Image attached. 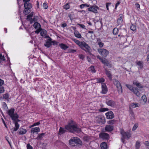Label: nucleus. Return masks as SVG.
Instances as JSON below:
<instances>
[{"instance_id":"nucleus-59","label":"nucleus","mask_w":149,"mask_h":149,"mask_svg":"<svg viewBox=\"0 0 149 149\" xmlns=\"http://www.w3.org/2000/svg\"><path fill=\"white\" fill-rule=\"evenodd\" d=\"M105 65L109 67H111V64L109 63L108 61L107 62Z\"/></svg>"},{"instance_id":"nucleus-4","label":"nucleus","mask_w":149,"mask_h":149,"mask_svg":"<svg viewBox=\"0 0 149 149\" xmlns=\"http://www.w3.org/2000/svg\"><path fill=\"white\" fill-rule=\"evenodd\" d=\"M15 109L11 108L7 111L8 115L13 120H15L18 119L19 116L17 113H14Z\"/></svg>"},{"instance_id":"nucleus-11","label":"nucleus","mask_w":149,"mask_h":149,"mask_svg":"<svg viewBox=\"0 0 149 149\" xmlns=\"http://www.w3.org/2000/svg\"><path fill=\"white\" fill-rule=\"evenodd\" d=\"M106 118L108 119H112L114 117V115L112 111H109L105 113Z\"/></svg>"},{"instance_id":"nucleus-53","label":"nucleus","mask_w":149,"mask_h":149,"mask_svg":"<svg viewBox=\"0 0 149 149\" xmlns=\"http://www.w3.org/2000/svg\"><path fill=\"white\" fill-rule=\"evenodd\" d=\"M84 56L83 54H79V58L81 59H83L84 58Z\"/></svg>"},{"instance_id":"nucleus-45","label":"nucleus","mask_w":149,"mask_h":149,"mask_svg":"<svg viewBox=\"0 0 149 149\" xmlns=\"http://www.w3.org/2000/svg\"><path fill=\"white\" fill-rule=\"evenodd\" d=\"M5 91L4 87L2 86H0V93H2Z\"/></svg>"},{"instance_id":"nucleus-23","label":"nucleus","mask_w":149,"mask_h":149,"mask_svg":"<svg viewBox=\"0 0 149 149\" xmlns=\"http://www.w3.org/2000/svg\"><path fill=\"white\" fill-rule=\"evenodd\" d=\"M40 26V24L37 22L35 23L33 25L34 28L36 30L41 29Z\"/></svg>"},{"instance_id":"nucleus-3","label":"nucleus","mask_w":149,"mask_h":149,"mask_svg":"<svg viewBox=\"0 0 149 149\" xmlns=\"http://www.w3.org/2000/svg\"><path fill=\"white\" fill-rule=\"evenodd\" d=\"M69 143L71 146H75L77 145H81V142L78 138L74 137L70 140Z\"/></svg>"},{"instance_id":"nucleus-22","label":"nucleus","mask_w":149,"mask_h":149,"mask_svg":"<svg viewBox=\"0 0 149 149\" xmlns=\"http://www.w3.org/2000/svg\"><path fill=\"white\" fill-rule=\"evenodd\" d=\"M143 62L142 61H138L136 63V65L138 66V68L139 70L142 69L143 67Z\"/></svg>"},{"instance_id":"nucleus-14","label":"nucleus","mask_w":149,"mask_h":149,"mask_svg":"<svg viewBox=\"0 0 149 149\" xmlns=\"http://www.w3.org/2000/svg\"><path fill=\"white\" fill-rule=\"evenodd\" d=\"M102 91L101 92L102 93L105 94L107 93V88L105 83H102Z\"/></svg>"},{"instance_id":"nucleus-34","label":"nucleus","mask_w":149,"mask_h":149,"mask_svg":"<svg viewBox=\"0 0 149 149\" xmlns=\"http://www.w3.org/2000/svg\"><path fill=\"white\" fill-rule=\"evenodd\" d=\"M73 41L77 45L80 47L82 43V41L80 42L79 40L76 39H74Z\"/></svg>"},{"instance_id":"nucleus-12","label":"nucleus","mask_w":149,"mask_h":149,"mask_svg":"<svg viewBox=\"0 0 149 149\" xmlns=\"http://www.w3.org/2000/svg\"><path fill=\"white\" fill-rule=\"evenodd\" d=\"M106 103L107 105L112 107H114L116 105V102L112 100H107Z\"/></svg>"},{"instance_id":"nucleus-18","label":"nucleus","mask_w":149,"mask_h":149,"mask_svg":"<svg viewBox=\"0 0 149 149\" xmlns=\"http://www.w3.org/2000/svg\"><path fill=\"white\" fill-rule=\"evenodd\" d=\"M14 122V123L15 124V126L14 129L13 131H17L18 129L19 125L18 123V122L19 121L18 119H16L15 120H13Z\"/></svg>"},{"instance_id":"nucleus-60","label":"nucleus","mask_w":149,"mask_h":149,"mask_svg":"<svg viewBox=\"0 0 149 149\" xmlns=\"http://www.w3.org/2000/svg\"><path fill=\"white\" fill-rule=\"evenodd\" d=\"M40 124V122L39 121V122H38L34 123L33 124H34V126H37V125H38Z\"/></svg>"},{"instance_id":"nucleus-35","label":"nucleus","mask_w":149,"mask_h":149,"mask_svg":"<svg viewBox=\"0 0 149 149\" xmlns=\"http://www.w3.org/2000/svg\"><path fill=\"white\" fill-rule=\"evenodd\" d=\"M97 81V83H103L104 81V79L102 78H97L96 79Z\"/></svg>"},{"instance_id":"nucleus-28","label":"nucleus","mask_w":149,"mask_h":149,"mask_svg":"<svg viewBox=\"0 0 149 149\" xmlns=\"http://www.w3.org/2000/svg\"><path fill=\"white\" fill-rule=\"evenodd\" d=\"M97 43L100 48L102 47L104 45V43L101 42V40L99 38L97 39Z\"/></svg>"},{"instance_id":"nucleus-37","label":"nucleus","mask_w":149,"mask_h":149,"mask_svg":"<svg viewBox=\"0 0 149 149\" xmlns=\"http://www.w3.org/2000/svg\"><path fill=\"white\" fill-rule=\"evenodd\" d=\"M33 12H32L29 15L27 16V19L30 20V21L31 22V23H32L31 21L32 20V19L31 20V18L33 16Z\"/></svg>"},{"instance_id":"nucleus-33","label":"nucleus","mask_w":149,"mask_h":149,"mask_svg":"<svg viewBox=\"0 0 149 149\" xmlns=\"http://www.w3.org/2000/svg\"><path fill=\"white\" fill-rule=\"evenodd\" d=\"M3 97L2 98L3 99H7L9 98L10 95L9 94L7 93L5 94H3L2 95Z\"/></svg>"},{"instance_id":"nucleus-7","label":"nucleus","mask_w":149,"mask_h":149,"mask_svg":"<svg viewBox=\"0 0 149 149\" xmlns=\"http://www.w3.org/2000/svg\"><path fill=\"white\" fill-rule=\"evenodd\" d=\"M25 8L24 13L25 15H27L30 12V9L32 7L31 4L30 3H24Z\"/></svg>"},{"instance_id":"nucleus-9","label":"nucleus","mask_w":149,"mask_h":149,"mask_svg":"<svg viewBox=\"0 0 149 149\" xmlns=\"http://www.w3.org/2000/svg\"><path fill=\"white\" fill-rule=\"evenodd\" d=\"M96 122L100 124H104L105 122V118L102 116L99 115L95 118Z\"/></svg>"},{"instance_id":"nucleus-58","label":"nucleus","mask_w":149,"mask_h":149,"mask_svg":"<svg viewBox=\"0 0 149 149\" xmlns=\"http://www.w3.org/2000/svg\"><path fill=\"white\" fill-rule=\"evenodd\" d=\"M27 149H32V147L29 144L27 145Z\"/></svg>"},{"instance_id":"nucleus-27","label":"nucleus","mask_w":149,"mask_h":149,"mask_svg":"<svg viewBox=\"0 0 149 149\" xmlns=\"http://www.w3.org/2000/svg\"><path fill=\"white\" fill-rule=\"evenodd\" d=\"M133 84L135 85L139 88H141L143 87L141 84L139 82L136 81H134L133 82Z\"/></svg>"},{"instance_id":"nucleus-39","label":"nucleus","mask_w":149,"mask_h":149,"mask_svg":"<svg viewBox=\"0 0 149 149\" xmlns=\"http://www.w3.org/2000/svg\"><path fill=\"white\" fill-rule=\"evenodd\" d=\"M116 120L114 119L109 120L107 122L108 124L110 125H113L116 122Z\"/></svg>"},{"instance_id":"nucleus-38","label":"nucleus","mask_w":149,"mask_h":149,"mask_svg":"<svg viewBox=\"0 0 149 149\" xmlns=\"http://www.w3.org/2000/svg\"><path fill=\"white\" fill-rule=\"evenodd\" d=\"M132 91L137 96H139V95L140 93L139 91L136 89H134Z\"/></svg>"},{"instance_id":"nucleus-20","label":"nucleus","mask_w":149,"mask_h":149,"mask_svg":"<svg viewBox=\"0 0 149 149\" xmlns=\"http://www.w3.org/2000/svg\"><path fill=\"white\" fill-rule=\"evenodd\" d=\"M113 129V126L110 125H108L106 126L105 130L107 132H110L112 131Z\"/></svg>"},{"instance_id":"nucleus-43","label":"nucleus","mask_w":149,"mask_h":149,"mask_svg":"<svg viewBox=\"0 0 149 149\" xmlns=\"http://www.w3.org/2000/svg\"><path fill=\"white\" fill-rule=\"evenodd\" d=\"M140 146V143L138 141H136V149H139Z\"/></svg>"},{"instance_id":"nucleus-63","label":"nucleus","mask_w":149,"mask_h":149,"mask_svg":"<svg viewBox=\"0 0 149 149\" xmlns=\"http://www.w3.org/2000/svg\"><path fill=\"white\" fill-rule=\"evenodd\" d=\"M120 3L118 1L115 5V9H116L117 8V6Z\"/></svg>"},{"instance_id":"nucleus-54","label":"nucleus","mask_w":149,"mask_h":149,"mask_svg":"<svg viewBox=\"0 0 149 149\" xmlns=\"http://www.w3.org/2000/svg\"><path fill=\"white\" fill-rule=\"evenodd\" d=\"M0 59L2 61H4L5 60L4 56H2L1 54H0Z\"/></svg>"},{"instance_id":"nucleus-36","label":"nucleus","mask_w":149,"mask_h":149,"mask_svg":"<svg viewBox=\"0 0 149 149\" xmlns=\"http://www.w3.org/2000/svg\"><path fill=\"white\" fill-rule=\"evenodd\" d=\"M65 132V130L64 128L61 127L59 130V134L60 135H61L64 133Z\"/></svg>"},{"instance_id":"nucleus-16","label":"nucleus","mask_w":149,"mask_h":149,"mask_svg":"<svg viewBox=\"0 0 149 149\" xmlns=\"http://www.w3.org/2000/svg\"><path fill=\"white\" fill-rule=\"evenodd\" d=\"M99 136L100 138L103 139H108L109 137V135L108 134L104 132L100 133L99 134Z\"/></svg>"},{"instance_id":"nucleus-1","label":"nucleus","mask_w":149,"mask_h":149,"mask_svg":"<svg viewBox=\"0 0 149 149\" xmlns=\"http://www.w3.org/2000/svg\"><path fill=\"white\" fill-rule=\"evenodd\" d=\"M65 128L66 129L71 132H78L81 131V130L80 128H79L77 124L73 121H70L66 125Z\"/></svg>"},{"instance_id":"nucleus-52","label":"nucleus","mask_w":149,"mask_h":149,"mask_svg":"<svg viewBox=\"0 0 149 149\" xmlns=\"http://www.w3.org/2000/svg\"><path fill=\"white\" fill-rule=\"evenodd\" d=\"M64 9L67 10L69 8L70 6L68 3H67L64 6Z\"/></svg>"},{"instance_id":"nucleus-51","label":"nucleus","mask_w":149,"mask_h":149,"mask_svg":"<svg viewBox=\"0 0 149 149\" xmlns=\"http://www.w3.org/2000/svg\"><path fill=\"white\" fill-rule=\"evenodd\" d=\"M101 61L102 62V63L104 64H105L106 63H107V62L108 61L107 59L105 58H102V60Z\"/></svg>"},{"instance_id":"nucleus-57","label":"nucleus","mask_w":149,"mask_h":149,"mask_svg":"<svg viewBox=\"0 0 149 149\" xmlns=\"http://www.w3.org/2000/svg\"><path fill=\"white\" fill-rule=\"evenodd\" d=\"M78 25L81 28L84 29H85V26L84 24H78Z\"/></svg>"},{"instance_id":"nucleus-10","label":"nucleus","mask_w":149,"mask_h":149,"mask_svg":"<svg viewBox=\"0 0 149 149\" xmlns=\"http://www.w3.org/2000/svg\"><path fill=\"white\" fill-rule=\"evenodd\" d=\"M113 83L116 86L118 92L122 93V88L120 83L116 79H115L114 80Z\"/></svg>"},{"instance_id":"nucleus-17","label":"nucleus","mask_w":149,"mask_h":149,"mask_svg":"<svg viewBox=\"0 0 149 149\" xmlns=\"http://www.w3.org/2000/svg\"><path fill=\"white\" fill-rule=\"evenodd\" d=\"M147 101V98L145 95H143L140 100V103L142 105L145 104Z\"/></svg>"},{"instance_id":"nucleus-2","label":"nucleus","mask_w":149,"mask_h":149,"mask_svg":"<svg viewBox=\"0 0 149 149\" xmlns=\"http://www.w3.org/2000/svg\"><path fill=\"white\" fill-rule=\"evenodd\" d=\"M120 132L122 136L121 139V141L123 143H125V139H129L131 137V133L130 132H125L121 129H120Z\"/></svg>"},{"instance_id":"nucleus-8","label":"nucleus","mask_w":149,"mask_h":149,"mask_svg":"<svg viewBox=\"0 0 149 149\" xmlns=\"http://www.w3.org/2000/svg\"><path fill=\"white\" fill-rule=\"evenodd\" d=\"M97 51L99 54L104 57H106L109 53L108 51L104 49H97Z\"/></svg>"},{"instance_id":"nucleus-48","label":"nucleus","mask_w":149,"mask_h":149,"mask_svg":"<svg viewBox=\"0 0 149 149\" xmlns=\"http://www.w3.org/2000/svg\"><path fill=\"white\" fill-rule=\"evenodd\" d=\"M144 144L147 147L148 149H149V142L148 141H145L144 142Z\"/></svg>"},{"instance_id":"nucleus-26","label":"nucleus","mask_w":149,"mask_h":149,"mask_svg":"<svg viewBox=\"0 0 149 149\" xmlns=\"http://www.w3.org/2000/svg\"><path fill=\"white\" fill-rule=\"evenodd\" d=\"M131 119L133 120L135 119V115L134 112L132 110H130V115Z\"/></svg>"},{"instance_id":"nucleus-15","label":"nucleus","mask_w":149,"mask_h":149,"mask_svg":"<svg viewBox=\"0 0 149 149\" xmlns=\"http://www.w3.org/2000/svg\"><path fill=\"white\" fill-rule=\"evenodd\" d=\"M140 107V104L136 102L132 103L130 104L129 109L130 110H132L136 107Z\"/></svg>"},{"instance_id":"nucleus-32","label":"nucleus","mask_w":149,"mask_h":149,"mask_svg":"<svg viewBox=\"0 0 149 149\" xmlns=\"http://www.w3.org/2000/svg\"><path fill=\"white\" fill-rule=\"evenodd\" d=\"M40 35L42 36H45L46 35L47 31L45 30L42 29H41L40 30Z\"/></svg>"},{"instance_id":"nucleus-21","label":"nucleus","mask_w":149,"mask_h":149,"mask_svg":"<svg viewBox=\"0 0 149 149\" xmlns=\"http://www.w3.org/2000/svg\"><path fill=\"white\" fill-rule=\"evenodd\" d=\"M51 40V39L49 38V39L47 40L45 43L44 44L45 46L47 47H50L52 45V43Z\"/></svg>"},{"instance_id":"nucleus-62","label":"nucleus","mask_w":149,"mask_h":149,"mask_svg":"<svg viewBox=\"0 0 149 149\" xmlns=\"http://www.w3.org/2000/svg\"><path fill=\"white\" fill-rule=\"evenodd\" d=\"M61 26L63 28L67 26V24L66 23H64L61 24Z\"/></svg>"},{"instance_id":"nucleus-13","label":"nucleus","mask_w":149,"mask_h":149,"mask_svg":"<svg viewBox=\"0 0 149 149\" xmlns=\"http://www.w3.org/2000/svg\"><path fill=\"white\" fill-rule=\"evenodd\" d=\"M99 8L97 6H91L90 8H88V11H91L93 12L94 13H97V9H98Z\"/></svg>"},{"instance_id":"nucleus-42","label":"nucleus","mask_w":149,"mask_h":149,"mask_svg":"<svg viewBox=\"0 0 149 149\" xmlns=\"http://www.w3.org/2000/svg\"><path fill=\"white\" fill-rule=\"evenodd\" d=\"M108 110L109 109L107 108H102L99 109V111L101 112L105 111Z\"/></svg>"},{"instance_id":"nucleus-29","label":"nucleus","mask_w":149,"mask_h":149,"mask_svg":"<svg viewBox=\"0 0 149 149\" xmlns=\"http://www.w3.org/2000/svg\"><path fill=\"white\" fill-rule=\"evenodd\" d=\"M59 46L61 48L65 50L68 48V47L65 44L63 43H61L59 45Z\"/></svg>"},{"instance_id":"nucleus-5","label":"nucleus","mask_w":149,"mask_h":149,"mask_svg":"<svg viewBox=\"0 0 149 149\" xmlns=\"http://www.w3.org/2000/svg\"><path fill=\"white\" fill-rule=\"evenodd\" d=\"M80 47L86 52L90 53L91 51V48L89 45L84 41H82V43Z\"/></svg>"},{"instance_id":"nucleus-47","label":"nucleus","mask_w":149,"mask_h":149,"mask_svg":"<svg viewBox=\"0 0 149 149\" xmlns=\"http://www.w3.org/2000/svg\"><path fill=\"white\" fill-rule=\"evenodd\" d=\"M130 28L131 30L133 31L136 30V27L134 25H132L131 26Z\"/></svg>"},{"instance_id":"nucleus-25","label":"nucleus","mask_w":149,"mask_h":149,"mask_svg":"<svg viewBox=\"0 0 149 149\" xmlns=\"http://www.w3.org/2000/svg\"><path fill=\"white\" fill-rule=\"evenodd\" d=\"M100 146L102 149H107V144L105 142L101 143Z\"/></svg>"},{"instance_id":"nucleus-41","label":"nucleus","mask_w":149,"mask_h":149,"mask_svg":"<svg viewBox=\"0 0 149 149\" xmlns=\"http://www.w3.org/2000/svg\"><path fill=\"white\" fill-rule=\"evenodd\" d=\"M118 30L117 28H115L113 30V34L116 35L118 34Z\"/></svg>"},{"instance_id":"nucleus-19","label":"nucleus","mask_w":149,"mask_h":149,"mask_svg":"<svg viewBox=\"0 0 149 149\" xmlns=\"http://www.w3.org/2000/svg\"><path fill=\"white\" fill-rule=\"evenodd\" d=\"M40 131V129L39 127H35L31 128V134H34L35 133L38 132Z\"/></svg>"},{"instance_id":"nucleus-40","label":"nucleus","mask_w":149,"mask_h":149,"mask_svg":"<svg viewBox=\"0 0 149 149\" xmlns=\"http://www.w3.org/2000/svg\"><path fill=\"white\" fill-rule=\"evenodd\" d=\"M91 139V137L89 136H85L84 138V140L86 141H89Z\"/></svg>"},{"instance_id":"nucleus-44","label":"nucleus","mask_w":149,"mask_h":149,"mask_svg":"<svg viewBox=\"0 0 149 149\" xmlns=\"http://www.w3.org/2000/svg\"><path fill=\"white\" fill-rule=\"evenodd\" d=\"M126 86L131 91H132L134 89L133 88V87L131 85L127 84H126Z\"/></svg>"},{"instance_id":"nucleus-56","label":"nucleus","mask_w":149,"mask_h":149,"mask_svg":"<svg viewBox=\"0 0 149 149\" xmlns=\"http://www.w3.org/2000/svg\"><path fill=\"white\" fill-rule=\"evenodd\" d=\"M4 84V81L3 80L0 79V86H2V85Z\"/></svg>"},{"instance_id":"nucleus-31","label":"nucleus","mask_w":149,"mask_h":149,"mask_svg":"<svg viewBox=\"0 0 149 149\" xmlns=\"http://www.w3.org/2000/svg\"><path fill=\"white\" fill-rule=\"evenodd\" d=\"M27 132L26 130L22 128L20 129V131L19 133V134H24L26 133Z\"/></svg>"},{"instance_id":"nucleus-64","label":"nucleus","mask_w":149,"mask_h":149,"mask_svg":"<svg viewBox=\"0 0 149 149\" xmlns=\"http://www.w3.org/2000/svg\"><path fill=\"white\" fill-rule=\"evenodd\" d=\"M97 58H98L100 59V60L101 61L102 58L100 56L98 55L97 56Z\"/></svg>"},{"instance_id":"nucleus-24","label":"nucleus","mask_w":149,"mask_h":149,"mask_svg":"<svg viewBox=\"0 0 149 149\" xmlns=\"http://www.w3.org/2000/svg\"><path fill=\"white\" fill-rule=\"evenodd\" d=\"M119 16V18L117 20V23L118 24V25L121 24L122 23L123 21L122 19V15L120 14Z\"/></svg>"},{"instance_id":"nucleus-55","label":"nucleus","mask_w":149,"mask_h":149,"mask_svg":"<svg viewBox=\"0 0 149 149\" xmlns=\"http://www.w3.org/2000/svg\"><path fill=\"white\" fill-rule=\"evenodd\" d=\"M43 7L45 9H47L48 8V6L46 3H44L43 4Z\"/></svg>"},{"instance_id":"nucleus-46","label":"nucleus","mask_w":149,"mask_h":149,"mask_svg":"<svg viewBox=\"0 0 149 149\" xmlns=\"http://www.w3.org/2000/svg\"><path fill=\"white\" fill-rule=\"evenodd\" d=\"M89 70L91 71L93 73H95V70L94 67L93 66H91Z\"/></svg>"},{"instance_id":"nucleus-50","label":"nucleus","mask_w":149,"mask_h":149,"mask_svg":"<svg viewBox=\"0 0 149 149\" xmlns=\"http://www.w3.org/2000/svg\"><path fill=\"white\" fill-rule=\"evenodd\" d=\"M138 127V124H135L133 126L132 130V131L135 130Z\"/></svg>"},{"instance_id":"nucleus-6","label":"nucleus","mask_w":149,"mask_h":149,"mask_svg":"<svg viewBox=\"0 0 149 149\" xmlns=\"http://www.w3.org/2000/svg\"><path fill=\"white\" fill-rule=\"evenodd\" d=\"M80 47L86 52L90 53L91 51V48L89 45L84 41H82V43Z\"/></svg>"},{"instance_id":"nucleus-49","label":"nucleus","mask_w":149,"mask_h":149,"mask_svg":"<svg viewBox=\"0 0 149 149\" xmlns=\"http://www.w3.org/2000/svg\"><path fill=\"white\" fill-rule=\"evenodd\" d=\"M105 73L107 76L109 78L111 77V74L109 71L106 70H105Z\"/></svg>"},{"instance_id":"nucleus-61","label":"nucleus","mask_w":149,"mask_h":149,"mask_svg":"<svg viewBox=\"0 0 149 149\" xmlns=\"http://www.w3.org/2000/svg\"><path fill=\"white\" fill-rule=\"evenodd\" d=\"M45 134V133H42L39 134L38 137L40 138H42V136Z\"/></svg>"},{"instance_id":"nucleus-30","label":"nucleus","mask_w":149,"mask_h":149,"mask_svg":"<svg viewBox=\"0 0 149 149\" xmlns=\"http://www.w3.org/2000/svg\"><path fill=\"white\" fill-rule=\"evenodd\" d=\"M74 35L75 37L79 38H81V35L79 32L77 31H74Z\"/></svg>"}]
</instances>
